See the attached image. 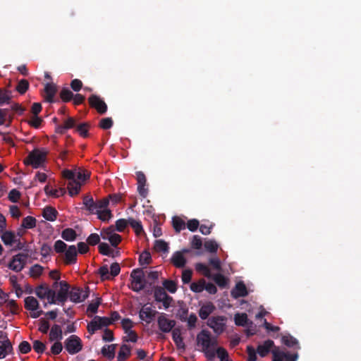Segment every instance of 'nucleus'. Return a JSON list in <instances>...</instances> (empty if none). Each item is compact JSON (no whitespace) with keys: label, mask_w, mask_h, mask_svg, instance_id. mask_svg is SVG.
Segmentation results:
<instances>
[{"label":"nucleus","mask_w":361,"mask_h":361,"mask_svg":"<svg viewBox=\"0 0 361 361\" xmlns=\"http://www.w3.org/2000/svg\"><path fill=\"white\" fill-rule=\"evenodd\" d=\"M190 290L195 293H201L204 290V280L192 283L190 285Z\"/></svg>","instance_id":"nucleus-53"},{"label":"nucleus","mask_w":361,"mask_h":361,"mask_svg":"<svg viewBox=\"0 0 361 361\" xmlns=\"http://www.w3.org/2000/svg\"><path fill=\"white\" fill-rule=\"evenodd\" d=\"M157 324L162 332L169 333L174 329L176 322L168 319L164 313H161L157 319Z\"/></svg>","instance_id":"nucleus-8"},{"label":"nucleus","mask_w":361,"mask_h":361,"mask_svg":"<svg viewBox=\"0 0 361 361\" xmlns=\"http://www.w3.org/2000/svg\"><path fill=\"white\" fill-rule=\"evenodd\" d=\"M152 262V257L148 251L142 252L139 256V263L141 266H147Z\"/></svg>","instance_id":"nucleus-42"},{"label":"nucleus","mask_w":361,"mask_h":361,"mask_svg":"<svg viewBox=\"0 0 361 361\" xmlns=\"http://www.w3.org/2000/svg\"><path fill=\"white\" fill-rule=\"evenodd\" d=\"M60 286L56 298L60 302L64 303L68 298L69 286L66 281H62L60 282Z\"/></svg>","instance_id":"nucleus-18"},{"label":"nucleus","mask_w":361,"mask_h":361,"mask_svg":"<svg viewBox=\"0 0 361 361\" xmlns=\"http://www.w3.org/2000/svg\"><path fill=\"white\" fill-rule=\"evenodd\" d=\"M60 98L63 102H68L73 98V93L66 87L63 88L60 92Z\"/></svg>","instance_id":"nucleus-44"},{"label":"nucleus","mask_w":361,"mask_h":361,"mask_svg":"<svg viewBox=\"0 0 361 361\" xmlns=\"http://www.w3.org/2000/svg\"><path fill=\"white\" fill-rule=\"evenodd\" d=\"M215 310L214 305L212 302H208L203 305L199 310L200 317L204 320L211 314Z\"/></svg>","instance_id":"nucleus-22"},{"label":"nucleus","mask_w":361,"mask_h":361,"mask_svg":"<svg viewBox=\"0 0 361 361\" xmlns=\"http://www.w3.org/2000/svg\"><path fill=\"white\" fill-rule=\"evenodd\" d=\"M111 324V320L106 317L95 316L87 324V331L90 334H94L96 331L106 327Z\"/></svg>","instance_id":"nucleus-4"},{"label":"nucleus","mask_w":361,"mask_h":361,"mask_svg":"<svg viewBox=\"0 0 361 361\" xmlns=\"http://www.w3.org/2000/svg\"><path fill=\"white\" fill-rule=\"evenodd\" d=\"M130 288L133 291L140 292L145 288V273L142 269H133L130 274Z\"/></svg>","instance_id":"nucleus-2"},{"label":"nucleus","mask_w":361,"mask_h":361,"mask_svg":"<svg viewBox=\"0 0 361 361\" xmlns=\"http://www.w3.org/2000/svg\"><path fill=\"white\" fill-rule=\"evenodd\" d=\"M131 355V348L130 345L123 344L118 353L117 361H126Z\"/></svg>","instance_id":"nucleus-24"},{"label":"nucleus","mask_w":361,"mask_h":361,"mask_svg":"<svg viewBox=\"0 0 361 361\" xmlns=\"http://www.w3.org/2000/svg\"><path fill=\"white\" fill-rule=\"evenodd\" d=\"M235 324L239 326H245L248 324V318L246 313H237L234 316Z\"/></svg>","instance_id":"nucleus-35"},{"label":"nucleus","mask_w":361,"mask_h":361,"mask_svg":"<svg viewBox=\"0 0 361 361\" xmlns=\"http://www.w3.org/2000/svg\"><path fill=\"white\" fill-rule=\"evenodd\" d=\"M195 268H196L197 271L202 272L204 276H206L207 278L212 277V274H211L210 269L204 264L197 263L195 266Z\"/></svg>","instance_id":"nucleus-52"},{"label":"nucleus","mask_w":361,"mask_h":361,"mask_svg":"<svg viewBox=\"0 0 361 361\" xmlns=\"http://www.w3.org/2000/svg\"><path fill=\"white\" fill-rule=\"evenodd\" d=\"M154 298L158 302H162L165 309H168L173 301L172 297L169 295L164 288L161 286H155L154 289Z\"/></svg>","instance_id":"nucleus-5"},{"label":"nucleus","mask_w":361,"mask_h":361,"mask_svg":"<svg viewBox=\"0 0 361 361\" xmlns=\"http://www.w3.org/2000/svg\"><path fill=\"white\" fill-rule=\"evenodd\" d=\"M154 250L157 252H169V245L167 243L162 240H157L154 242Z\"/></svg>","instance_id":"nucleus-43"},{"label":"nucleus","mask_w":361,"mask_h":361,"mask_svg":"<svg viewBox=\"0 0 361 361\" xmlns=\"http://www.w3.org/2000/svg\"><path fill=\"white\" fill-rule=\"evenodd\" d=\"M56 92V87L53 83H47L44 87V98L45 100L49 103L54 102V97Z\"/></svg>","instance_id":"nucleus-21"},{"label":"nucleus","mask_w":361,"mask_h":361,"mask_svg":"<svg viewBox=\"0 0 361 361\" xmlns=\"http://www.w3.org/2000/svg\"><path fill=\"white\" fill-rule=\"evenodd\" d=\"M64 346L69 354L75 355L82 349V343L78 336L71 335L66 339Z\"/></svg>","instance_id":"nucleus-3"},{"label":"nucleus","mask_w":361,"mask_h":361,"mask_svg":"<svg viewBox=\"0 0 361 361\" xmlns=\"http://www.w3.org/2000/svg\"><path fill=\"white\" fill-rule=\"evenodd\" d=\"M102 238L104 240H108L111 245L114 247H116L122 240L121 236L117 233H115L110 236H106L102 235Z\"/></svg>","instance_id":"nucleus-41"},{"label":"nucleus","mask_w":361,"mask_h":361,"mask_svg":"<svg viewBox=\"0 0 361 361\" xmlns=\"http://www.w3.org/2000/svg\"><path fill=\"white\" fill-rule=\"evenodd\" d=\"M47 154L48 152L44 149H35L28 154L24 160V164L37 169L45 161Z\"/></svg>","instance_id":"nucleus-1"},{"label":"nucleus","mask_w":361,"mask_h":361,"mask_svg":"<svg viewBox=\"0 0 361 361\" xmlns=\"http://www.w3.org/2000/svg\"><path fill=\"white\" fill-rule=\"evenodd\" d=\"M83 204L87 210L94 214L96 211V202L94 201L91 195H87L83 197Z\"/></svg>","instance_id":"nucleus-27"},{"label":"nucleus","mask_w":361,"mask_h":361,"mask_svg":"<svg viewBox=\"0 0 361 361\" xmlns=\"http://www.w3.org/2000/svg\"><path fill=\"white\" fill-rule=\"evenodd\" d=\"M172 338L178 349L185 350V345L181 336V331L179 328H174L172 331Z\"/></svg>","instance_id":"nucleus-16"},{"label":"nucleus","mask_w":361,"mask_h":361,"mask_svg":"<svg viewBox=\"0 0 361 361\" xmlns=\"http://www.w3.org/2000/svg\"><path fill=\"white\" fill-rule=\"evenodd\" d=\"M89 295L88 290H84L82 288L74 287L69 293L70 300L73 302H80L85 300Z\"/></svg>","instance_id":"nucleus-9"},{"label":"nucleus","mask_w":361,"mask_h":361,"mask_svg":"<svg viewBox=\"0 0 361 361\" xmlns=\"http://www.w3.org/2000/svg\"><path fill=\"white\" fill-rule=\"evenodd\" d=\"M200 226V222L196 219H190L187 222V228L189 231L195 232L197 230Z\"/></svg>","instance_id":"nucleus-63"},{"label":"nucleus","mask_w":361,"mask_h":361,"mask_svg":"<svg viewBox=\"0 0 361 361\" xmlns=\"http://www.w3.org/2000/svg\"><path fill=\"white\" fill-rule=\"evenodd\" d=\"M157 314V311L145 305L140 310L139 316L142 320L145 321L147 323H150Z\"/></svg>","instance_id":"nucleus-13"},{"label":"nucleus","mask_w":361,"mask_h":361,"mask_svg":"<svg viewBox=\"0 0 361 361\" xmlns=\"http://www.w3.org/2000/svg\"><path fill=\"white\" fill-rule=\"evenodd\" d=\"M67 188L68 189L69 195L73 197L74 195H78V192H80L81 183L77 180H72L68 182Z\"/></svg>","instance_id":"nucleus-31"},{"label":"nucleus","mask_w":361,"mask_h":361,"mask_svg":"<svg viewBox=\"0 0 361 361\" xmlns=\"http://www.w3.org/2000/svg\"><path fill=\"white\" fill-rule=\"evenodd\" d=\"M90 125L87 123H82L79 124L76 127V131L80 134L82 137H87L89 135L88 130Z\"/></svg>","instance_id":"nucleus-48"},{"label":"nucleus","mask_w":361,"mask_h":361,"mask_svg":"<svg viewBox=\"0 0 361 361\" xmlns=\"http://www.w3.org/2000/svg\"><path fill=\"white\" fill-rule=\"evenodd\" d=\"M98 215V219H99L102 221H108L113 216L111 210L109 209H104L96 212Z\"/></svg>","instance_id":"nucleus-51"},{"label":"nucleus","mask_w":361,"mask_h":361,"mask_svg":"<svg viewBox=\"0 0 361 361\" xmlns=\"http://www.w3.org/2000/svg\"><path fill=\"white\" fill-rule=\"evenodd\" d=\"M211 333L206 330L202 329L197 336V345H200L202 349H207L211 347Z\"/></svg>","instance_id":"nucleus-10"},{"label":"nucleus","mask_w":361,"mask_h":361,"mask_svg":"<svg viewBox=\"0 0 361 361\" xmlns=\"http://www.w3.org/2000/svg\"><path fill=\"white\" fill-rule=\"evenodd\" d=\"M44 192L47 195L59 197L63 195L66 192L64 188L52 189L49 185L44 187Z\"/></svg>","instance_id":"nucleus-34"},{"label":"nucleus","mask_w":361,"mask_h":361,"mask_svg":"<svg viewBox=\"0 0 361 361\" xmlns=\"http://www.w3.org/2000/svg\"><path fill=\"white\" fill-rule=\"evenodd\" d=\"M128 224V220L124 219H118L116 221V230L118 232H123Z\"/></svg>","instance_id":"nucleus-61"},{"label":"nucleus","mask_w":361,"mask_h":361,"mask_svg":"<svg viewBox=\"0 0 361 361\" xmlns=\"http://www.w3.org/2000/svg\"><path fill=\"white\" fill-rule=\"evenodd\" d=\"M281 341L284 345L290 348L298 345L297 339L290 335L283 336L281 338Z\"/></svg>","instance_id":"nucleus-49"},{"label":"nucleus","mask_w":361,"mask_h":361,"mask_svg":"<svg viewBox=\"0 0 361 361\" xmlns=\"http://www.w3.org/2000/svg\"><path fill=\"white\" fill-rule=\"evenodd\" d=\"M98 273L100 275L102 281L110 279V273L107 265H104L101 267L98 270Z\"/></svg>","instance_id":"nucleus-54"},{"label":"nucleus","mask_w":361,"mask_h":361,"mask_svg":"<svg viewBox=\"0 0 361 361\" xmlns=\"http://www.w3.org/2000/svg\"><path fill=\"white\" fill-rule=\"evenodd\" d=\"M61 238L66 241H74L77 238V233L71 228H65L61 232Z\"/></svg>","instance_id":"nucleus-30"},{"label":"nucleus","mask_w":361,"mask_h":361,"mask_svg":"<svg viewBox=\"0 0 361 361\" xmlns=\"http://www.w3.org/2000/svg\"><path fill=\"white\" fill-rule=\"evenodd\" d=\"M163 286L164 289H166L171 293H174L177 290V284L172 280H164L163 281Z\"/></svg>","instance_id":"nucleus-46"},{"label":"nucleus","mask_w":361,"mask_h":361,"mask_svg":"<svg viewBox=\"0 0 361 361\" xmlns=\"http://www.w3.org/2000/svg\"><path fill=\"white\" fill-rule=\"evenodd\" d=\"M25 308L30 311H36L39 308V302L37 300L32 297L28 296L25 299Z\"/></svg>","instance_id":"nucleus-29"},{"label":"nucleus","mask_w":361,"mask_h":361,"mask_svg":"<svg viewBox=\"0 0 361 361\" xmlns=\"http://www.w3.org/2000/svg\"><path fill=\"white\" fill-rule=\"evenodd\" d=\"M27 259V254L18 253L12 257L8 264V268L14 271L19 272L24 268Z\"/></svg>","instance_id":"nucleus-6"},{"label":"nucleus","mask_w":361,"mask_h":361,"mask_svg":"<svg viewBox=\"0 0 361 361\" xmlns=\"http://www.w3.org/2000/svg\"><path fill=\"white\" fill-rule=\"evenodd\" d=\"M33 349L38 354H42L45 349L46 345L39 340L33 341Z\"/></svg>","instance_id":"nucleus-57"},{"label":"nucleus","mask_w":361,"mask_h":361,"mask_svg":"<svg viewBox=\"0 0 361 361\" xmlns=\"http://www.w3.org/2000/svg\"><path fill=\"white\" fill-rule=\"evenodd\" d=\"M29 82L25 79L20 80L16 87V90L18 91L20 94H23L26 92V91L29 88Z\"/></svg>","instance_id":"nucleus-47"},{"label":"nucleus","mask_w":361,"mask_h":361,"mask_svg":"<svg viewBox=\"0 0 361 361\" xmlns=\"http://www.w3.org/2000/svg\"><path fill=\"white\" fill-rule=\"evenodd\" d=\"M1 240L6 245H13L16 241L17 238L15 233L12 231H5L1 235Z\"/></svg>","instance_id":"nucleus-28"},{"label":"nucleus","mask_w":361,"mask_h":361,"mask_svg":"<svg viewBox=\"0 0 361 361\" xmlns=\"http://www.w3.org/2000/svg\"><path fill=\"white\" fill-rule=\"evenodd\" d=\"M272 361H283L285 357V352L279 350V348H274L271 350Z\"/></svg>","instance_id":"nucleus-50"},{"label":"nucleus","mask_w":361,"mask_h":361,"mask_svg":"<svg viewBox=\"0 0 361 361\" xmlns=\"http://www.w3.org/2000/svg\"><path fill=\"white\" fill-rule=\"evenodd\" d=\"M128 224L134 229L136 235H140L144 233L142 222L140 221L130 218L128 219Z\"/></svg>","instance_id":"nucleus-33"},{"label":"nucleus","mask_w":361,"mask_h":361,"mask_svg":"<svg viewBox=\"0 0 361 361\" xmlns=\"http://www.w3.org/2000/svg\"><path fill=\"white\" fill-rule=\"evenodd\" d=\"M13 350L11 341L7 338L5 341H0V359L6 357V356L11 353Z\"/></svg>","instance_id":"nucleus-23"},{"label":"nucleus","mask_w":361,"mask_h":361,"mask_svg":"<svg viewBox=\"0 0 361 361\" xmlns=\"http://www.w3.org/2000/svg\"><path fill=\"white\" fill-rule=\"evenodd\" d=\"M51 293V289L44 285H40L35 289V294L41 299L45 298L47 294Z\"/></svg>","instance_id":"nucleus-39"},{"label":"nucleus","mask_w":361,"mask_h":361,"mask_svg":"<svg viewBox=\"0 0 361 361\" xmlns=\"http://www.w3.org/2000/svg\"><path fill=\"white\" fill-rule=\"evenodd\" d=\"M100 242V237L97 233H91L87 238V243L90 245H96Z\"/></svg>","instance_id":"nucleus-62"},{"label":"nucleus","mask_w":361,"mask_h":361,"mask_svg":"<svg viewBox=\"0 0 361 361\" xmlns=\"http://www.w3.org/2000/svg\"><path fill=\"white\" fill-rule=\"evenodd\" d=\"M20 195L21 194L18 190L13 189L9 192L8 198L11 202L16 203L18 202Z\"/></svg>","instance_id":"nucleus-60"},{"label":"nucleus","mask_w":361,"mask_h":361,"mask_svg":"<svg viewBox=\"0 0 361 361\" xmlns=\"http://www.w3.org/2000/svg\"><path fill=\"white\" fill-rule=\"evenodd\" d=\"M89 104L100 114H104L107 111V105L105 102L98 95L92 94L88 98Z\"/></svg>","instance_id":"nucleus-7"},{"label":"nucleus","mask_w":361,"mask_h":361,"mask_svg":"<svg viewBox=\"0 0 361 361\" xmlns=\"http://www.w3.org/2000/svg\"><path fill=\"white\" fill-rule=\"evenodd\" d=\"M100 254L106 256L114 257V251L110 248L109 245L106 243H101L98 246Z\"/></svg>","instance_id":"nucleus-38"},{"label":"nucleus","mask_w":361,"mask_h":361,"mask_svg":"<svg viewBox=\"0 0 361 361\" xmlns=\"http://www.w3.org/2000/svg\"><path fill=\"white\" fill-rule=\"evenodd\" d=\"M36 219L31 216H27L22 220L21 227L25 229H31L36 226Z\"/></svg>","instance_id":"nucleus-37"},{"label":"nucleus","mask_w":361,"mask_h":361,"mask_svg":"<svg viewBox=\"0 0 361 361\" xmlns=\"http://www.w3.org/2000/svg\"><path fill=\"white\" fill-rule=\"evenodd\" d=\"M247 294V288L243 281L237 283L235 288L231 290V295L234 298L245 297Z\"/></svg>","instance_id":"nucleus-15"},{"label":"nucleus","mask_w":361,"mask_h":361,"mask_svg":"<svg viewBox=\"0 0 361 361\" xmlns=\"http://www.w3.org/2000/svg\"><path fill=\"white\" fill-rule=\"evenodd\" d=\"M274 346V343L271 340L265 341L263 344L259 345L257 348V352L260 357H264L268 355L271 349Z\"/></svg>","instance_id":"nucleus-17"},{"label":"nucleus","mask_w":361,"mask_h":361,"mask_svg":"<svg viewBox=\"0 0 361 361\" xmlns=\"http://www.w3.org/2000/svg\"><path fill=\"white\" fill-rule=\"evenodd\" d=\"M112 126L113 120L109 117L102 118L99 124V126L104 130H108L111 128Z\"/></svg>","instance_id":"nucleus-59"},{"label":"nucleus","mask_w":361,"mask_h":361,"mask_svg":"<svg viewBox=\"0 0 361 361\" xmlns=\"http://www.w3.org/2000/svg\"><path fill=\"white\" fill-rule=\"evenodd\" d=\"M58 212L56 209L51 206H47L43 209V217L49 221H54L56 219Z\"/></svg>","instance_id":"nucleus-25"},{"label":"nucleus","mask_w":361,"mask_h":361,"mask_svg":"<svg viewBox=\"0 0 361 361\" xmlns=\"http://www.w3.org/2000/svg\"><path fill=\"white\" fill-rule=\"evenodd\" d=\"M205 250L211 253H216L217 252L219 245L214 240H208L204 244Z\"/></svg>","instance_id":"nucleus-45"},{"label":"nucleus","mask_w":361,"mask_h":361,"mask_svg":"<svg viewBox=\"0 0 361 361\" xmlns=\"http://www.w3.org/2000/svg\"><path fill=\"white\" fill-rule=\"evenodd\" d=\"M214 282L221 288H224L227 285V279L221 274L212 275L211 277Z\"/></svg>","instance_id":"nucleus-40"},{"label":"nucleus","mask_w":361,"mask_h":361,"mask_svg":"<svg viewBox=\"0 0 361 361\" xmlns=\"http://www.w3.org/2000/svg\"><path fill=\"white\" fill-rule=\"evenodd\" d=\"M78 251L75 245H70L65 251V264H73L77 262Z\"/></svg>","instance_id":"nucleus-14"},{"label":"nucleus","mask_w":361,"mask_h":361,"mask_svg":"<svg viewBox=\"0 0 361 361\" xmlns=\"http://www.w3.org/2000/svg\"><path fill=\"white\" fill-rule=\"evenodd\" d=\"M191 246L192 248L199 250L202 246V241L200 236L195 235H193L192 239L191 240Z\"/></svg>","instance_id":"nucleus-64"},{"label":"nucleus","mask_w":361,"mask_h":361,"mask_svg":"<svg viewBox=\"0 0 361 361\" xmlns=\"http://www.w3.org/2000/svg\"><path fill=\"white\" fill-rule=\"evenodd\" d=\"M12 98V93L5 88H0V106L9 104Z\"/></svg>","instance_id":"nucleus-32"},{"label":"nucleus","mask_w":361,"mask_h":361,"mask_svg":"<svg viewBox=\"0 0 361 361\" xmlns=\"http://www.w3.org/2000/svg\"><path fill=\"white\" fill-rule=\"evenodd\" d=\"M221 317H212L209 319L207 325L212 328L216 334H221L224 331V324Z\"/></svg>","instance_id":"nucleus-12"},{"label":"nucleus","mask_w":361,"mask_h":361,"mask_svg":"<svg viewBox=\"0 0 361 361\" xmlns=\"http://www.w3.org/2000/svg\"><path fill=\"white\" fill-rule=\"evenodd\" d=\"M136 178L137 181V191L140 196L145 198L148 194V189L145 188L146 177L143 172L137 171L136 173Z\"/></svg>","instance_id":"nucleus-11"},{"label":"nucleus","mask_w":361,"mask_h":361,"mask_svg":"<svg viewBox=\"0 0 361 361\" xmlns=\"http://www.w3.org/2000/svg\"><path fill=\"white\" fill-rule=\"evenodd\" d=\"M109 204V200L108 198H104L96 202V211L94 212V213L104 209H107L106 207H108Z\"/></svg>","instance_id":"nucleus-55"},{"label":"nucleus","mask_w":361,"mask_h":361,"mask_svg":"<svg viewBox=\"0 0 361 361\" xmlns=\"http://www.w3.org/2000/svg\"><path fill=\"white\" fill-rule=\"evenodd\" d=\"M49 339L50 341H61L63 339V332L61 326L54 324L49 331Z\"/></svg>","instance_id":"nucleus-19"},{"label":"nucleus","mask_w":361,"mask_h":361,"mask_svg":"<svg viewBox=\"0 0 361 361\" xmlns=\"http://www.w3.org/2000/svg\"><path fill=\"white\" fill-rule=\"evenodd\" d=\"M216 355L221 361H231L228 358V353L222 347H219L216 349Z\"/></svg>","instance_id":"nucleus-58"},{"label":"nucleus","mask_w":361,"mask_h":361,"mask_svg":"<svg viewBox=\"0 0 361 361\" xmlns=\"http://www.w3.org/2000/svg\"><path fill=\"white\" fill-rule=\"evenodd\" d=\"M54 249L57 253H63L67 249V245L62 240H58L55 242Z\"/></svg>","instance_id":"nucleus-56"},{"label":"nucleus","mask_w":361,"mask_h":361,"mask_svg":"<svg viewBox=\"0 0 361 361\" xmlns=\"http://www.w3.org/2000/svg\"><path fill=\"white\" fill-rule=\"evenodd\" d=\"M172 264L177 268H183L186 264V259L180 251L175 252L171 257Z\"/></svg>","instance_id":"nucleus-20"},{"label":"nucleus","mask_w":361,"mask_h":361,"mask_svg":"<svg viewBox=\"0 0 361 361\" xmlns=\"http://www.w3.org/2000/svg\"><path fill=\"white\" fill-rule=\"evenodd\" d=\"M116 348V344L106 345L102 347L101 353L103 356L107 357L109 360H112L115 357Z\"/></svg>","instance_id":"nucleus-26"},{"label":"nucleus","mask_w":361,"mask_h":361,"mask_svg":"<svg viewBox=\"0 0 361 361\" xmlns=\"http://www.w3.org/2000/svg\"><path fill=\"white\" fill-rule=\"evenodd\" d=\"M173 227L176 233H180V231L185 228V223L183 219L178 216H174L172 219Z\"/></svg>","instance_id":"nucleus-36"}]
</instances>
